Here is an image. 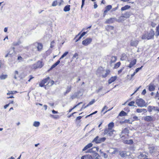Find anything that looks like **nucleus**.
Returning a JSON list of instances; mask_svg holds the SVG:
<instances>
[{"label":"nucleus","instance_id":"nucleus-1","mask_svg":"<svg viewBox=\"0 0 159 159\" xmlns=\"http://www.w3.org/2000/svg\"><path fill=\"white\" fill-rule=\"evenodd\" d=\"M155 33L154 31L152 29L149 32L143 34L142 37V39L149 40L154 39Z\"/></svg>","mask_w":159,"mask_h":159},{"label":"nucleus","instance_id":"nucleus-2","mask_svg":"<svg viewBox=\"0 0 159 159\" xmlns=\"http://www.w3.org/2000/svg\"><path fill=\"white\" fill-rule=\"evenodd\" d=\"M98 148L97 147H94L92 148L89 149L88 151L86 152V153H93V156L94 157H95V159H99L98 154L96 152L98 151Z\"/></svg>","mask_w":159,"mask_h":159},{"label":"nucleus","instance_id":"nucleus-3","mask_svg":"<svg viewBox=\"0 0 159 159\" xmlns=\"http://www.w3.org/2000/svg\"><path fill=\"white\" fill-rule=\"evenodd\" d=\"M106 139L105 137L100 138L98 136H97L94 139L92 142H95L96 143H100L104 142Z\"/></svg>","mask_w":159,"mask_h":159},{"label":"nucleus","instance_id":"nucleus-4","mask_svg":"<svg viewBox=\"0 0 159 159\" xmlns=\"http://www.w3.org/2000/svg\"><path fill=\"white\" fill-rule=\"evenodd\" d=\"M136 103L137 105L140 107H143L145 106V103L144 101L141 98L137 99L136 101Z\"/></svg>","mask_w":159,"mask_h":159},{"label":"nucleus","instance_id":"nucleus-5","mask_svg":"<svg viewBox=\"0 0 159 159\" xmlns=\"http://www.w3.org/2000/svg\"><path fill=\"white\" fill-rule=\"evenodd\" d=\"M105 72V70L102 67H99L96 72V74L99 76H102Z\"/></svg>","mask_w":159,"mask_h":159},{"label":"nucleus","instance_id":"nucleus-6","mask_svg":"<svg viewBox=\"0 0 159 159\" xmlns=\"http://www.w3.org/2000/svg\"><path fill=\"white\" fill-rule=\"evenodd\" d=\"M92 41V39L91 38H88L82 41V44L84 46H87L90 44Z\"/></svg>","mask_w":159,"mask_h":159},{"label":"nucleus","instance_id":"nucleus-7","mask_svg":"<svg viewBox=\"0 0 159 159\" xmlns=\"http://www.w3.org/2000/svg\"><path fill=\"white\" fill-rule=\"evenodd\" d=\"M43 65L42 64V62L41 61H38L36 63L33 65L32 67V68L36 69L38 68H40L43 66Z\"/></svg>","mask_w":159,"mask_h":159},{"label":"nucleus","instance_id":"nucleus-8","mask_svg":"<svg viewBox=\"0 0 159 159\" xmlns=\"http://www.w3.org/2000/svg\"><path fill=\"white\" fill-rule=\"evenodd\" d=\"M114 130L112 131L111 129H105L104 130V134H107L110 136H114L113 132Z\"/></svg>","mask_w":159,"mask_h":159},{"label":"nucleus","instance_id":"nucleus-9","mask_svg":"<svg viewBox=\"0 0 159 159\" xmlns=\"http://www.w3.org/2000/svg\"><path fill=\"white\" fill-rule=\"evenodd\" d=\"M34 45L37 47V50L38 51H41L42 49L43 45L42 44L40 43H36L34 44Z\"/></svg>","mask_w":159,"mask_h":159},{"label":"nucleus","instance_id":"nucleus-10","mask_svg":"<svg viewBox=\"0 0 159 159\" xmlns=\"http://www.w3.org/2000/svg\"><path fill=\"white\" fill-rule=\"evenodd\" d=\"M114 21H116V18H111L107 19L105 23L106 24H111L113 23Z\"/></svg>","mask_w":159,"mask_h":159},{"label":"nucleus","instance_id":"nucleus-11","mask_svg":"<svg viewBox=\"0 0 159 159\" xmlns=\"http://www.w3.org/2000/svg\"><path fill=\"white\" fill-rule=\"evenodd\" d=\"M139 41L137 40H133L131 41L130 45L131 46H134L136 47L138 44Z\"/></svg>","mask_w":159,"mask_h":159},{"label":"nucleus","instance_id":"nucleus-12","mask_svg":"<svg viewBox=\"0 0 159 159\" xmlns=\"http://www.w3.org/2000/svg\"><path fill=\"white\" fill-rule=\"evenodd\" d=\"M116 76L111 77L108 80V84H110L114 82L117 79Z\"/></svg>","mask_w":159,"mask_h":159},{"label":"nucleus","instance_id":"nucleus-13","mask_svg":"<svg viewBox=\"0 0 159 159\" xmlns=\"http://www.w3.org/2000/svg\"><path fill=\"white\" fill-rule=\"evenodd\" d=\"M155 88V86L153 84H150L148 86V89L150 91H154Z\"/></svg>","mask_w":159,"mask_h":159},{"label":"nucleus","instance_id":"nucleus-14","mask_svg":"<svg viewBox=\"0 0 159 159\" xmlns=\"http://www.w3.org/2000/svg\"><path fill=\"white\" fill-rule=\"evenodd\" d=\"M136 62V59H133L131 61L129 66H128L129 68H131L134 65Z\"/></svg>","mask_w":159,"mask_h":159},{"label":"nucleus","instance_id":"nucleus-15","mask_svg":"<svg viewBox=\"0 0 159 159\" xmlns=\"http://www.w3.org/2000/svg\"><path fill=\"white\" fill-rule=\"evenodd\" d=\"M110 70L109 69H106L105 70V72L104 74L102 75V77L103 78H106L108 75L110 74Z\"/></svg>","mask_w":159,"mask_h":159},{"label":"nucleus","instance_id":"nucleus-16","mask_svg":"<svg viewBox=\"0 0 159 159\" xmlns=\"http://www.w3.org/2000/svg\"><path fill=\"white\" fill-rule=\"evenodd\" d=\"M138 157L141 159H149L147 157V156L146 155L142 153L139 155Z\"/></svg>","mask_w":159,"mask_h":159},{"label":"nucleus","instance_id":"nucleus-17","mask_svg":"<svg viewBox=\"0 0 159 159\" xmlns=\"http://www.w3.org/2000/svg\"><path fill=\"white\" fill-rule=\"evenodd\" d=\"M48 84L45 85L43 82L42 81L39 84V86L41 87H44L46 89H48V86H47Z\"/></svg>","mask_w":159,"mask_h":159},{"label":"nucleus","instance_id":"nucleus-18","mask_svg":"<svg viewBox=\"0 0 159 159\" xmlns=\"http://www.w3.org/2000/svg\"><path fill=\"white\" fill-rule=\"evenodd\" d=\"M125 20L124 17L123 16H120L118 19L116 18V21L118 22H121L124 21Z\"/></svg>","mask_w":159,"mask_h":159},{"label":"nucleus","instance_id":"nucleus-19","mask_svg":"<svg viewBox=\"0 0 159 159\" xmlns=\"http://www.w3.org/2000/svg\"><path fill=\"white\" fill-rule=\"evenodd\" d=\"M93 144L92 143H89L83 149V151H84L86 150L87 149L89 148H90L91 147H92L93 146Z\"/></svg>","mask_w":159,"mask_h":159},{"label":"nucleus","instance_id":"nucleus-20","mask_svg":"<svg viewBox=\"0 0 159 159\" xmlns=\"http://www.w3.org/2000/svg\"><path fill=\"white\" fill-rule=\"evenodd\" d=\"M117 57L115 56H112L111 57L110 63L111 64L112 63L115 62L116 60Z\"/></svg>","mask_w":159,"mask_h":159},{"label":"nucleus","instance_id":"nucleus-21","mask_svg":"<svg viewBox=\"0 0 159 159\" xmlns=\"http://www.w3.org/2000/svg\"><path fill=\"white\" fill-rule=\"evenodd\" d=\"M144 120L147 121H150L152 120V117L150 116H146L144 118Z\"/></svg>","mask_w":159,"mask_h":159},{"label":"nucleus","instance_id":"nucleus-22","mask_svg":"<svg viewBox=\"0 0 159 159\" xmlns=\"http://www.w3.org/2000/svg\"><path fill=\"white\" fill-rule=\"evenodd\" d=\"M114 126V123L113 122H111L108 125V128L106 129H111Z\"/></svg>","mask_w":159,"mask_h":159},{"label":"nucleus","instance_id":"nucleus-23","mask_svg":"<svg viewBox=\"0 0 159 159\" xmlns=\"http://www.w3.org/2000/svg\"><path fill=\"white\" fill-rule=\"evenodd\" d=\"M127 57L125 53H122L121 55V57L120 58V60L121 61H124L125 60Z\"/></svg>","mask_w":159,"mask_h":159},{"label":"nucleus","instance_id":"nucleus-24","mask_svg":"<svg viewBox=\"0 0 159 159\" xmlns=\"http://www.w3.org/2000/svg\"><path fill=\"white\" fill-rule=\"evenodd\" d=\"M131 15V13L130 12H127L125 13L123 16L124 18H128Z\"/></svg>","mask_w":159,"mask_h":159},{"label":"nucleus","instance_id":"nucleus-25","mask_svg":"<svg viewBox=\"0 0 159 159\" xmlns=\"http://www.w3.org/2000/svg\"><path fill=\"white\" fill-rule=\"evenodd\" d=\"M70 5H67L64 7L63 11L65 12H67L69 11L70 10Z\"/></svg>","mask_w":159,"mask_h":159},{"label":"nucleus","instance_id":"nucleus-26","mask_svg":"<svg viewBox=\"0 0 159 159\" xmlns=\"http://www.w3.org/2000/svg\"><path fill=\"white\" fill-rule=\"evenodd\" d=\"M95 99H93L86 106H85V107H82L81 108V109L84 108H85L86 107L88 106H89V105H91L92 104H93L94 102H95Z\"/></svg>","mask_w":159,"mask_h":159},{"label":"nucleus","instance_id":"nucleus-27","mask_svg":"<svg viewBox=\"0 0 159 159\" xmlns=\"http://www.w3.org/2000/svg\"><path fill=\"white\" fill-rule=\"evenodd\" d=\"M130 8V6L128 5H126L124 7L121 8V10L122 11L128 9Z\"/></svg>","mask_w":159,"mask_h":159},{"label":"nucleus","instance_id":"nucleus-28","mask_svg":"<svg viewBox=\"0 0 159 159\" xmlns=\"http://www.w3.org/2000/svg\"><path fill=\"white\" fill-rule=\"evenodd\" d=\"M7 77V75L2 74L0 75V79L1 80H4L6 79Z\"/></svg>","mask_w":159,"mask_h":159},{"label":"nucleus","instance_id":"nucleus-29","mask_svg":"<svg viewBox=\"0 0 159 159\" xmlns=\"http://www.w3.org/2000/svg\"><path fill=\"white\" fill-rule=\"evenodd\" d=\"M127 113L124 111H122L119 114V116H122L127 115Z\"/></svg>","mask_w":159,"mask_h":159},{"label":"nucleus","instance_id":"nucleus-30","mask_svg":"<svg viewBox=\"0 0 159 159\" xmlns=\"http://www.w3.org/2000/svg\"><path fill=\"white\" fill-rule=\"evenodd\" d=\"M40 122L37 121H35L33 123V126L35 127H38L40 125Z\"/></svg>","mask_w":159,"mask_h":159},{"label":"nucleus","instance_id":"nucleus-31","mask_svg":"<svg viewBox=\"0 0 159 159\" xmlns=\"http://www.w3.org/2000/svg\"><path fill=\"white\" fill-rule=\"evenodd\" d=\"M121 63L120 62H118L116 63L115 64V66L114 67V69H116L118 68L120 65Z\"/></svg>","mask_w":159,"mask_h":159},{"label":"nucleus","instance_id":"nucleus-32","mask_svg":"<svg viewBox=\"0 0 159 159\" xmlns=\"http://www.w3.org/2000/svg\"><path fill=\"white\" fill-rule=\"evenodd\" d=\"M156 36L157 37L159 35V25L158 26L156 27Z\"/></svg>","mask_w":159,"mask_h":159},{"label":"nucleus","instance_id":"nucleus-33","mask_svg":"<svg viewBox=\"0 0 159 159\" xmlns=\"http://www.w3.org/2000/svg\"><path fill=\"white\" fill-rule=\"evenodd\" d=\"M120 156L121 157H125L126 156H127V155L125 152H121L120 153Z\"/></svg>","mask_w":159,"mask_h":159},{"label":"nucleus","instance_id":"nucleus-34","mask_svg":"<svg viewBox=\"0 0 159 159\" xmlns=\"http://www.w3.org/2000/svg\"><path fill=\"white\" fill-rule=\"evenodd\" d=\"M50 79V78L49 77H48L47 78H46L45 79H43L42 81L43 82V83H44V84H45L46 83H47L48 82V81Z\"/></svg>","mask_w":159,"mask_h":159},{"label":"nucleus","instance_id":"nucleus-35","mask_svg":"<svg viewBox=\"0 0 159 159\" xmlns=\"http://www.w3.org/2000/svg\"><path fill=\"white\" fill-rule=\"evenodd\" d=\"M128 129L127 128H125L124 130H123L121 134L124 133L125 134H128Z\"/></svg>","mask_w":159,"mask_h":159},{"label":"nucleus","instance_id":"nucleus-36","mask_svg":"<svg viewBox=\"0 0 159 159\" xmlns=\"http://www.w3.org/2000/svg\"><path fill=\"white\" fill-rule=\"evenodd\" d=\"M68 53V52H66L64 54L61 56L60 59L63 58L65 56H66Z\"/></svg>","mask_w":159,"mask_h":159},{"label":"nucleus","instance_id":"nucleus-37","mask_svg":"<svg viewBox=\"0 0 159 159\" xmlns=\"http://www.w3.org/2000/svg\"><path fill=\"white\" fill-rule=\"evenodd\" d=\"M20 44V42L18 41L17 42H15L13 43V45L15 47L19 46Z\"/></svg>","mask_w":159,"mask_h":159},{"label":"nucleus","instance_id":"nucleus-38","mask_svg":"<svg viewBox=\"0 0 159 159\" xmlns=\"http://www.w3.org/2000/svg\"><path fill=\"white\" fill-rule=\"evenodd\" d=\"M54 84V81L53 80H51L50 82H48V85H47V86H48V87L50 86H52L53 84Z\"/></svg>","mask_w":159,"mask_h":159},{"label":"nucleus","instance_id":"nucleus-39","mask_svg":"<svg viewBox=\"0 0 159 159\" xmlns=\"http://www.w3.org/2000/svg\"><path fill=\"white\" fill-rule=\"evenodd\" d=\"M87 159H94L93 157H92V155H86Z\"/></svg>","mask_w":159,"mask_h":159},{"label":"nucleus","instance_id":"nucleus-40","mask_svg":"<svg viewBox=\"0 0 159 159\" xmlns=\"http://www.w3.org/2000/svg\"><path fill=\"white\" fill-rule=\"evenodd\" d=\"M112 8V6L111 5H108L106 6L105 9L107 11H109Z\"/></svg>","mask_w":159,"mask_h":159},{"label":"nucleus","instance_id":"nucleus-41","mask_svg":"<svg viewBox=\"0 0 159 159\" xmlns=\"http://www.w3.org/2000/svg\"><path fill=\"white\" fill-rule=\"evenodd\" d=\"M71 90V87H68L67 89L66 92L64 93V95H66V93H69Z\"/></svg>","mask_w":159,"mask_h":159},{"label":"nucleus","instance_id":"nucleus-42","mask_svg":"<svg viewBox=\"0 0 159 159\" xmlns=\"http://www.w3.org/2000/svg\"><path fill=\"white\" fill-rule=\"evenodd\" d=\"M133 141L132 140H127L125 141L126 143L128 144H132L133 143Z\"/></svg>","mask_w":159,"mask_h":159},{"label":"nucleus","instance_id":"nucleus-43","mask_svg":"<svg viewBox=\"0 0 159 159\" xmlns=\"http://www.w3.org/2000/svg\"><path fill=\"white\" fill-rule=\"evenodd\" d=\"M135 103V102L133 101H132L129 102L128 104V105L130 106H134V104Z\"/></svg>","mask_w":159,"mask_h":159},{"label":"nucleus","instance_id":"nucleus-44","mask_svg":"<svg viewBox=\"0 0 159 159\" xmlns=\"http://www.w3.org/2000/svg\"><path fill=\"white\" fill-rule=\"evenodd\" d=\"M154 148L153 147H150L149 148V151L151 153H153L154 152Z\"/></svg>","mask_w":159,"mask_h":159},{"label":"nucleus","instance_id":"nucleus-45","mask_svg":"<svg viewBox=\"0 0 159 159\" xmlns=\"http://www.w3.org/2000/svg\"><path fill=\"white\" fill-rule=\"evenodd\" d=\"M143 66H142L141 67L137 68L135 71V73H137L140 70H141L143 67Z\"/></svg>","mask_w":159,"mask_h":159},{"label":"nucleus","instance_id":"nucleus-46","mask_svg":"<svg viewBox=\"0 0 159 159\" xmlns=\"http://www.w3.org/2000/svg\"><path fill=\"white\" fill-rule=\"evenodd\" d=\"M50 116L54 119H57L58 117V115H50Z\"/></svg>","mask_w":159,"mask_h":159},{"label":"nucleus","instance_id":"nucleus-47","mask_svg":"<svg viewBox=\"0 0 159 159\" xmlns=\"http://www.w3.org/2000/svg\"><path fill=\"white\" fill-rule=\"evenodd\" d=\"M97 111H94V112H93V113H91V114L88 115H87V116L85 117L86 118H87L89 116H91L92 115H93L94 114H96V113H97Z\"/></svg>","mask_w":159,"mask_h":159},{"label":"nucleus","instance_id":"nucleus-48","mask_svg":"<svg viewBox=\"0 0 159 159\" xmlns=\"http://www.w3.org/2000/svg\"><path fill=\"white\" fill-rule=\"evenodd\" d=\"M57 5V1H54L52 3V6H56Z\"/></svg>","mask_w":159,"mask_h":159},{"label":"nucleus","instance_id":"nucleus-49","mask_svg":"<svg viewBox=\"0 0 159 159\" xmlns=\"http://www.w3.org/2000/svg\"><path fill=\"white\" fill-rule=\"evenodd\" d=\"M12 54H13V52H12L11 53V51H10L5 56V57H7L9 55H10L11 56Z\"/></svg>","mask_w":159,"mask_h":159},{"label":"nucleus","instance_id":"nucleus-50","mask_svg":"<svg viewBox=\"0 0 159 159\" xmlns=\"http://www.w3.org/2000/svg\"><path fill=\"white\" fill-rule=\"evenodd\" d=\"M108 29L110 30H113L114 29V27L112 26L108 25L107 26Z\"/></svg>","mask_w":159,"mask_h":159},{"label":"nucleus","instance_id":"nucleus-51","mask_svg":"<svg viewBox=\"0 0 159 159\" xmlns=\"http://www.w3.org/2000/svg\"><path fill=\"white\" fill-rule=\"evenodd\" d=\"M57 65L56 64V63H54V64H53L51 67L50 69H52L53 68H55V67H56Z\"/></svg>","mask_w":159,"mask_h":159},{"label":"nucleus","instance_id":"nucleus-52","mask_svg":"<svg viewBox=\"0 0 159 159\" xmlns=\"http://www.w3.org/2000/svg\"><path fill=\"white\" fill-rule=\"evenodd\" d=\"M108 11H107V10L105 9V10L104 11V12L103 16V17H104L106 15V13H107V12Z\"/></svg>","mask_w":159,"mask_h":159},{"label":"nucleus","instance_id":"nucleus-53","mask_svg":"<svg viewBox=\"0 0 159 159\" xmlns=\"http://www.w3.org/2000/svg\"><path fill=\"white\" fill-rule=\"evenodd\" d=\"M76 97L77 95L76 94H74L71 96V98H72V99H74L76 98Z\"/></svg>","mask_w":159,"mask_h":159},{"label":"nucleus","instance_id":"nucleus-54","mask_svg":"<svg viewBox=\"0 0 159 159\" xmlns=\"http://www.w3.org/2000/svg\"><path fill=\"white\" fill-rule=\"evenodd\" d=\"M78 54L77 53H75L73 57V58H76V57H77L78 56Z\"/></svg>","mask_w":159,"mask_h":159},{"label":"nucleus","instance_id":"nucleus-55","mask_svg":"<svg viewBox=\"0 0 159 159\" xmlns=\"http://www.w3.org/2000/svg\"><path fill=\"white\" fill-rule=\"evenodd\" d=\"M14 94L13 93L12 91H8V92L7 93V94L8 95H10V94Z\"/></svg>","mask_w":159,"mask_h":159},{"label":"nucleus","instance_id":"nucleus-56","mask_svg":"<svg viewBox=\"0 0 159 159\" xmlns=\"http://www.w3.org/2000/svg\"><path fill=\"white\" fill-rule=\"evenodd\" d=\"M82 116H81L77 117L76 119V121H77L78 120H80L82 118Z\"/></svg>","mask_w":159,"mask_h":159},{"label":"nucleus","instance_id":"nucleus-57","mask_svg":"<svg viewBox=\"0 0 159 159\" xmlns=\"http://www.w3.org/2000/svg\"><path fill=\"white\" fill-rule=\"evenodd\" d=\"M82 103V102H80V103H79L78 104L76 105L73 108L70 109H74L76 107L78 106L79 104Z\"/></svg>","mask_w":159,"mask_h":159},{"label":"nucleus","instance_id":"nucleus-58","mask_svg":"<svg viewBox=\"0 0 159 159\" xmlns=\"http://www.w3.org/2000/svg\"><path fill=\"white\" fill-rule=\"evenodd\" d=\"M124 68V67H123L122 68H121V69H120L118 71V74H120L122 72Z\"/></svg>","mask_w":159,"mask_h":159},{"label":"nucleus","instance_id":"nucleus-59","mask_svg":"<svg viewBox=\"0 0 159 159\" xmlns=\"http://www.w3.org/2000/svg\"><path fill=\"white\" fill-rule=\"evenodd\" d=\"M102 156L103 157L105 158H107V157L108 156L106 153H104V154H103V155H102Z\"/></svg>","mask_w":159,"mask_h":159},{"label":"nucleus","instance_id":"nucleus-60","mask_svg":"<svg viewBox=\"0 0 159 159\" xmlns=\"http://www.w3.org/2000/svg\"><path fill=\"white\" fill-rule=\"evenodd\" d=\"M141 86H140L137 89L134 91V92L133 93H132L131 95V96H132L133 95H134L135 93H136L138 90L140 88V87Z\"/></svg>","mask_w":159,"mask_h":159},{"label":"nucleus","instance_id":"nucleus-61","mask_svg":"<svg viewBox=\"0 0 159 159\" xmlns=\"http://www.w3.org/2000/svg\"><path fill=\"white\" fill-rule=\"evenodd\" d=\"M146 93V90L145 89H144L142 93V94L143 95H144Z\"/></svg>","mask_w":159,"mask_h":159},{"label":"nucleus","instance_id":"nucleus-62","mask_svg":"<svg viewBox=\"0 0 159 159\" xmlns=\"http://www.w3.org/2000/svg\"><path fill=\"white\" fill-rule=\"evenodd\" d=\"M54 43V41H52L51 43L50 47L52 48L53 47V44Z\"/></svg>","mask_w":159,"mask_h":159},{"label":"nucleus","instance_id":"nucleus-63","mask_svg":"<svg viewBox=\"0 0 159 159\" xmlns=\"http://www.w3.org/2000/svg\"><path fill=\"white\" fill-rule=\"evenodd\" d=\"M87 33V32H83L82 34L80 35H81V36L83 37L84 36L85 34Z\"/></svg>","mask_w":159,"mask_h":159},{"label":"nucleus","instance_id":"nucleus-64","mask_svg":"<svg viewBox=\"0 0 159 159\" xmlns=\"http://www.w3.org/2000/svg\"><path fill=\"white\" fill-rule=\"evenodd\" d=\"M81 159H87L86 155L82 156L81 157Z\"/></svg>","mask_w":159,"mask_h":159}]
</instances>
